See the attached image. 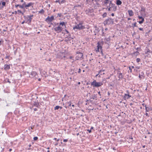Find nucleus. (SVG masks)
<instances>
[{
  "label": "nucleus",
  "mask_w": 152,
  "mask_h": 152,
  "mask_svg": "<svg viewBox=\"0 0 152 152\" xmlns=\"http://www.w3.org/2000/svg\"><path fill=\"white\" fill-rule=\"evenodd\" d=\"M118 74H119L118 77L119 78V80H120V79H122L123 78V77H124V76L121 73H118Z\"/></svg>",
  "instance_id": "5701e85b"
},
{
  "label": "nucleus",
  "mask_w": 152,
  "mask_h": 152,
  "mask_svg": "<svg viewBox=\"0 0 152 152\" xmlns=\"http://www.w3.org/2000/svg\"><path fill=\"white\" fill-rule=\"evenodd\" d=\"M6 80H7V82L9 83H11V82L9 81V80L8 79H6Z\"/></svg>",
  "instance_id": "13d9d810"
},
{
  "label": "nucleus",
  "mask_w": 152,
  "mask_h": 152,
  "mask_svg": "<svg viewBox=\"0 0 152 152\" xmlns=\"http://www.w3.org/2000/svg\"><path fill=\"white\" fill-rule=\"evenodd\" d=\"M109 0H104V1L103 2L104 3L103 4L104 5H106L107 4L109 3Z\"/></svg>",
  "instance_id": "b1692460"
},
{
  "label": "nucleus",
  "mask_w": 152,
  "mask_h": 152,
  "mask_svg": "<svg viewBox=\"0 0 152 152\" xmlns=\"http://www.w3.org/2000/svg\"><path fill=\"white\" fill-rule=\"evenodd\" d=\"M10 58V56H6L5 57V58H8L10 60V59L9 58Z\"/></svg>",
  "instance_id": "a18cd8bd"
},
{
  "label": "nucleus",
  "mask_w": 152,
  "mask_h": 152,
  "mask_svg": "<svg viewBox=\"0 0 152 152\" xmlns=\"http://www.w3.org/2000/svg\"><path fill=\"white\" fill-rule=\"evenodd\" d=\"M146 51L145 52V54H149V53H152V51H151L149 49H147V50H146Z\"/></svg>",
  "instance_id": "a878e982"
},
{
  "label": "nucleus",
  "mask_w": 152,
  "mask_h": 152,
  "mask_svg": "<svg viewBox=\"0 0 152 152\" xmlns=\"http://www.w3.org/2000/svg\"><path fill=\"white\" fill-rule=\"evenodd\" d=\"M145 115L146 116H149L148 114L147 113H146L145 114Z\"/></svg>",
  "instance_id": "e2e57ef3"
},
{
  "label": "nucleus",
  "mask_w": 152,
  "mask_h": 152,
  "mask_svg": "<svg viewBox=\"0 0 152 152\" xmlns=\"http://www.w3.org/2000/svg\"><path fill=\"white\" fill-rule=\"evenodd\" d=\"M87 131L89 132V133H91V129H88L87 130Z\"/></svg>",
  "instance_id": "603ef678"
},
{
  "label": "nucleus",
  "mask_w": 152,
  "mask_h": 152,
  "mask_svg": "<svg viewBox=\"0 0 152 152\" xmlns=\"http://www.w3.org/2000/svg\"><path fill=\"white\" fill-rule=\"evenodd\" d=\"M34 106H35L38 108H39L40 106L39 102H35L33 104Z\"/></svg>",
  "instance_id": "2eb2a0df"
},
{
  "label": "nucleus",
  "mask_w": 152,
  "mask_h": 152,
  "mask_svg": "<svg viewBox=\"0 0 152 152\" xmlns=\"http://www.w3.org/2000/svg\"><path fill=\"white\" fill-rule=\"evenodd\" d=\"M96 51L97 52H100V49L98 48H97V50H96Z\"/></svg>",
  "instance_id": "09e8293b"
},
{
  "label": "nucleus",
  "mask_w": 152,
  "mask_h": 152,
  "mask_svg": "<svg viewBox=\"0 0 152 152\" xmlns=\"http://www.w3.org/2000/svg\"><path fill=\"white\" fill-rule=\"evenodd\" d=\"M44 12V11L43 9H41L40 11L39 12V13L40 14H43Z\"/></svg>",
  "instance_id": "2f4dec72"
},
{
  "label": "nucleus",
  "mask_w": 152,
  "mask_h": 152,
  "mask_svg": "<svg viewBox=\"0 0 152 152\" xmlns=\"http://www.w3.org/2000/svg\"><path fill=\"white\" fill-rule=\"evenodd\" d=\"M111 15L112 16H114V14L113 13H112Z\"/></svg>",
  "instance_id": "0e129e2a"
},
{
  "label": "nucleus",
  "mask_w": 152,
  "mask_h": 152,
  "mask_svg": "<svg viewBox=\"0 0 152 152\" xmlns=\"http://www.w3.org/2000/svg\"><path fill=\"white\" fill-rule=\"evenodd\" d=\"M54 30L57 32V33H59L61 32L62 30V27H61L60 26H59L57 27H56L55 28H54Z\"/></svg>",
  "instance_id": "1a4fd4ad"
},
{
  "label": "nucleus",
  "mask_w": 152,
  "mask_h": 152,
  "mask_svg": "<svg viewBox=\"0 0 152 152\" xmlns=\"http://www.w3.org/2000/svg\"><path fill=\"white\" fill-rule=\"evenodd\" d=\"M34 4L32 2H30L28 3L27 4H26L25 5V7H29L33 5Z\"/></svg>",
  "instance_id": "412c9836"
},
{
  "label": "nucleus",
  "mask_w": 152,
  "mask_h": 152,
  "mask_svg": "<svg viewBox=\"0 0 152 152\" xmlns=\"http://www.w3.org/2000/svg\"><path fill=\"white\" fill-rule=\"evenodd\" d=\"M29 77L32 78L34 77L37 78L38 77V75L36 72L32 71L29 75Z\"/></svg>",
  "instance_id": "6e6552de"
},
{
  "label": "nucleus",
  "mask_w": 152,
  "mask_h": 152,
  "mask_svg": "<svg viewBox=\"0 0 152 152\" xmlns=\"http://www.w3.org/2000/svg\"><path fill=\"white\" fill-rule=\"evenodd\" d=\"M6 2H2V6H1V7H0L1 9H2L3 7L4 6H5L6 5Z\"/></svg>",
  "instance_id": "c85d7f7f"
},
{
  "label": "nucleus",
  "mask_w": 152,
  "mask_h": 152,
  "mask_svg": "<svg viewBox=\"0 0 152 152\" xmlns=\"http://www.w3.org/2000/svg\"><path fill=\"white\" fill-rule=\"evenodd\" d=\"M109 6H110V5H111L112 4H113V3H112V1H109Z\"/></svg>",
  "instance_id": "8fccbe9b"
},
{
  "label": "nucleus",
  "mask_w": 152,
  "mask_h": 152,
  "mask_svg": "<svg viewBox=\"0 0 152 152\" xmlns=\"http://www.w3.org/2000/svg\"><path fill=\"white\" fill-rule=\"evenodd\" d=\"M126 93L125 94H126L127 95H129V92L128 90H126Z\"/></svg>",
  "instance_id": "79ce46f5"
},
{
  "label": "nucleus",
  "mask_w": 152,
  "mask_h": 152,
  "mask_svg": "<svg viewBox=\"0 0 152 152\" xmlns=\"http://www.w3.org/2000/svg\"><path fill=\"white\" fill-rule=\"evenodd\" d=\"M114 19L111 18H108L105 20L103 23L104 26L107 25L113 24H114Z\"/></svg>",
  "instance_id": "f03ea898"
},
{
  "label": "nucleus",
  "mask_w": 152,
  "mask_h": 152,
  "mask_svg": "<svg viewBox=\"0 0 152 152\" xmlns=\"http://www.w3.org/2000/svg\"><path fill=\"white\" fill-rule=\"evenodd\" d=\"M71 102L70 101L69 102L66 103L65 106L64 107L65 108H66L67 107H68L69 106H70L71 105Z\"/></svg>",
  "instance_id": "dca6fc26"
},
{
  "label": "nucleus",
  "mask_w": 152,
  "mask_h": 152,
  "mask_svg": "<svg viewBox=\"0 0 152 152\" xmlns=\"http://www.w3.org/2000/svg\"><path fill=\"white\" fill-rule=\"evenodd\" d=\"M91 85L94 87L97 88L103 85V82H97L96 80H94L91 82Z\"/></svg>",
  "instance_id": "f257e3e1"
},
{
  "label": "nucleus",
  "mask_w": 152,
  "mask_h": 152,
  "mask_svg": "<svg viewBox=\"0 0 152 152\" xmlns=\"http://www.w3.org/2000/svg\"><path fill=\"white\" fill-rule=\"evenodd\" d=\"M111 8L110 7V6H108L107 7V9H108V11H110Z\"/></svg>",
  "instance_id": "e433bc0d"
},
{
  "label": "nucleus",
  "mask_w": 152,
  "mask_h": 152,
  "mask_svg": "<svg viewBox=\"0 0 152 152\" xmlns=\"http://www.w3.org/2000/svg\"><path fill=\"white\" fill-rule=\"evenodd\" d=\"M60 4H63L66 2V0H60Z\"/></svg>",
  "instance_id": "473e14b6"
},
{
  "label": "nucleus",
  "mask_w": 152,
  "mask_h": 152,
  "mask_svg": "<svg viewBox=\"0 0 152 152\" xmlns=\"http://www.w3.org/2000/svg\"><path fill=\"white\" fill-rule=\"evenodd\" d=\"M18 12H19L20 13H21L22 15L24 14V13H23L20 10H18Z\"/></svg>",
  "instance_id": "58836bf2"
},
{
  "label": "nucleus",
  "mask_w": 152,
  "mask_h": 152,
  "mask_svg": "<svg viewBox=\"0 0 152 152\" xmlns=\"http://www.w3.org/2000/svg\"><path fill=\"white\" fill-rule=\"evenodd\" d=\"M145 109L146 110V112H149L150 110H152V108L150 107H146V105H145Z\"/></svg>",
  "instance_id": "f3484780"
},
{
  "label": "nucleus",
  "mask_w": 152,
  "mask_h": 152,
  "mask_svg": "<svg viewBox=\"0 0 152 152\" xmlns=\"http://www.w3.org/2000/svg\"><path fill=\"white\" fill-rule=\"evenodd\" d=\"M139 78H140V79H141V78H142V75H139Z\"/></svg>",
  "instance_id": "69168bd1"
},
{
  "label": "nucleus",
  "mask_w": 152,
  "mask_h": 152,
  "mask_svg": "<svg viewBox=\"0 0 152 152\" xmlns=\"http://www.w3.org/2000/svg\"><path fill=\"white\" fill-rule=\"evenodd\" d=\"M23 4H22V5H23V6L24 7H25V5H26V2L25 1H24Z\"/></svg>",
  "instance_id": "6e6d98bb"
},
{
  "label": "nucleus",
  "mask_w": 152,
  "mask_h": 152,
  "mask_svg": "<svg viewBox=\"0 0 152 152\" xmlns=\"http://www.w3.org/2000/svg\"><path fill=\"white\" fill-rule=\"evenodd\" d=\"M128 12L130 16H131L133 15V13L132 10H128Z\"/></svg>",
  "instance_id": "4be33fe9"
},
{
  "label": "nucleus",
  "mask_w": 152,
  "mask_h": 152,
  "mask_svg": "<svg viewBox=\"0 0 152 152\" xmlns=\"http://www.w3.org/2000/svg\"><path fill=\"white\" fill-rule=\"evenodd\" d=\"M107 13L106 12H104L103 14L102 15V17L103 18H105L107 16Z\"/></svg>",
  "instance_id": "72a5a7b5"
},
{
  "label": "nucleus",
  "mask_w": 152,
  "mask_h": 152,
  "mask_svg": "<svg viewBox=\"0 0 152 152\" xmlns=\"http://www.w3.org/2000/svg\"><path fill=\"white\" fill-rule=\"evenodd\" d=\"M137 23L136 22H135L134 23H132V27L134 28L135 27H137V26L136 25Z\"/></svg>",
  "instance_id": "7c9ffc66"
},
{
  "label": "nucleus",
  "mask_w": 152,
  "mask_h": 152,
  "mask_svg": "<svg viewBox=\"0 0 152 152\" xmlns=\"http://www.w3.org/2000/svg\"><path fill=\"white\" fill-rule=\"evenodd\" d=\"M136 61L137 63H139L140 61V58H137L136 59Z\"/></svg>",
  "instance_id": "4c0bfd02"
},
{
  "label": "nucleus",
  "mask_w": 152,
  "mask_h": 152,
  "mask_svg": "<svg viewBox=\"0 0 152 152\" xmlns=\"http://www.w3.org/2000/svg\"><path fill=\"white\" fill-rule=\"evenodd\" d=\"M141 9L140 10V12L141 15L142 16L145 15V9L143 6H141Z\"/></svg>",
  "instance_id": "9d476101"
},
{
  "label": "nucleus",
  "mask_w": 152,
  "mask_h": 152,
  "mask_svg": "<svg viewBox=\"0 0 152 152\" xmlns=\"http://www.w3.org/2000/svg\"><path fill=\"white\" fill-rule=\"evenodd\" d=\"M104 40L106 41L107 42H109L110 40V39L109 38H105L104 39Z\"/></svg>",
  "instance_id": "c9c22d12"
},
{
  "label": "nucleus",
  "mask_w": 152,
  "mask_h": 152,
  "mask_svg": "<svg viewBox=\"0 0 152 152\" xmlns=\"http://www.w3.org/2000/svg\"><path fill=\"white\" fill-rule=\"evenodd\" d=\"M33 17V15H28L27 17L24 16V19L26 20V23H27L29 25L30 24L32 19V18Z\"/></svg>",
  "instance_id": "20e7f679"
},
{
  "label": "nucleus",
  "mask_w": 152,
  "mask_h": 152,
  "mask_svg": "<svg viewBox=\"0 0 152 152\" xmlns=\"http://www.w3.org/2000/svg\"><path fill=\"white\" fill-rule=\"evenodd\" d=\"M65 40H64L65 42H67L70 41L71 39H73V38H72L71 35L70 34H69L68 36H67L65 38Z\"/></svg>",
  "instance_id": "f8f14e48"
},
{
  "label": "nucleus",
  "mask_w": 152,
  "mask_h": 152,
  "mask_svg": "<svg viewBox=\"0 0 152 152\" xmlns=\"http://www.w3.org/2000/svg\"><path fill=\"white\" fill-rule=\"evenodd\" d=\"M103 44V42L102 41L100 42H99L97 43V47L98 48L100 49V50L101 53L103 55V53L102 52V45Z\"/></svg>",
  "instance_id": "39448f33"
},
{
  "label": "nucleus",
  "mask_w": 152,
  "mask_h": 152,
  "mask_svg": "<svg viewBox=\"0 0 152 152\" xmlns=\"http://www.w3.org/2000/svg\"><path fill=\"white\" fill-rule=\"evenodd\" d=\"M15 7H19L20 8H22L23 9H24V7L23 6V5H20V4H17L15 5Z\"/></svg>",
  "instance_id": "bb28decb"
},
{
  "label": "nucleus",
  "mask_w": 152,
  "mask_h": 152,
  "mask_svg": "<svg viewBox=\"0 0 152 152\" xmlns=\"http://www.w3.org/2000/svg\"><path fill=\"white\" fill-rule=\"evenodd\" d=\"M95 29L94 31V32L95 33V35H96V33H98L99 32V28L97 27L96 26H95Z\"/></svg>",
  "instance_id": "a211bd4d"
},
{
  "label": "nucleus",
  "mask_w": 152,
  "mask_h": 152,
  "mask_svg": "<svg viewBox=\"0 0 152 152\" xmlns=\"http://www.w3.org/2000/svg\"><path fill=\"white\" fill-rule=\"evenodd\" d=\"M122 2L120 0H117L116 2V4L118 5H121L122 4Z\"/></svg>",
  "instance_id": "393cba45"
},
{
  "label": "nucleus",
  "mask_w": 152,
  "mask_h": 152,
  "mask_svg": "<svg viewBox=\"0 0 152 152\" xmlns=\"http://www.w3.org/2000/svg\"><path fill=\"white\" fill-rule=\"evenodd\" d=\"M139 54V53L137 51L134 52L133 54L134 55V56H137Z\"/></svg>",
  "instance_id": "c756f323"
},
{
  "label": "nucleus",
  "mask_w": 152,
  "mask_h": 152,
  "mask_svg": "<svg viewBox=\"0 0 152 152\" xmlns=\"http://www.w3.org/2000/svg\"><path fill=\"white\" fill-rule=\"evenodd\" d=\"M81 71V69H80L79 68L78 69V73H80Z\"/></svg>",
  "instance_id": "5fc2aeb1"
},
{
  "label": "nucleus",
  "mask_w": 152,
  "mask_h": 152,
  "mask_svg": "<svg viewBox=\"0 0 152 152\" xmlns=\"http://www.w3.org/2000/svg\"><path fill=\"white\" fill-rule=\"evenodd\" d=\"M54 140H56V141H59V139H57V138H54Z\"/></svg>",
  "instance_id": "052dcab7"
},
{
  "label": "nucleus",
  "mask_w": 152,
  "mask_h": 152,
  "mask_svg": "<svg viewBox=\"0 0 152 152\" xmlns=\"http://www.w3.org/2000/svg\"><path fill=\"white\" fill-rule=\"evenodd\" d=\"M75 61L76 60H80L83 59V54L78 51L76 52V57H75Z\"/></svg>",
  "instance_id": "7ed1b4c3"
},
{
  "label": "nucleus",
  "mask_w": 152,
  "mask_h": 152,
  "mask_svg": "<svg viewBox=\"0 0 152 152\" xmlns=\"http://www.w3.org/2000/svg\"><path fill=\"white\" fill-rule=\"evenodd\" d=\"M138 17L140 19H141V20L138 21L139 24H141L144 21V18H143L142 16H140L139 15L138 16Z\"/></svg>",
  "instance_id": "ddd939ff"
},
{
  "label": "nucleus",
  "mask_w": 152,
  "mask_h": 152,
  "mask_svg": "<svg viewBox=\"0 0 152 152\" xmlns=\"http://www.w3.org/2000/svg\"><path fill=\"white\" fill-rule=\"evenodd\" d=\"M57 15H58V16L60 17H61L62 15V13H58Z\"/></svg>",
  "instance_id": "ea45409f"
},
{
  "label": "nucleus",
  "mask_w": 152,
  "mask_h": 152,
  "mask_svg": "<svg viewBox=\"0 0 152 152\" xmlns=\"http://www.w3.org/2000/svg\"><path fill=\"white\" fill-rule=\"evenodd\" d=\"M142 105L143 106V107H145V105H146V104H145L144 103H142Z\"/></svg>",
  "instance_id": "774afa93"
},
{
  "label": "nucleus",
  "mask_w": 152,
  "mask_h": 152,
  "mask_svg": "<svg viewBox=\"0 0 152 152\" xmlns=\"http://www.w3.org/2000/svg\"><path fill=\"white\" fill-rule=\"evenodd\" d=\"M38 139V138L37 137H34V140H37Z\"/></svg>",
  "instance_id": "a19ab883"
},
{
  "label": "nucleus",
  "mask_w": 152,
  "mask_h": 152,
  "mask_svg": "<svg viewBox=\"0 0 152 152\" xmlns=\"http://www.w3.org/2000/svg\"><path fill=\"white\" fill-rule=\"evenodd\" d=\"M85 27L84 26L82 25V24L81 23H79V24L73 27V29L75 30V29H79L80 30L82 29H84Z\"/></svg>",
  "instance_id": "423d86ee"
},
{
  "label": "nucleus",
  "mask_w": 152,
  "mask_h": 152,
  "mask_svg": "<svg viewBox=\"0 0 152 152\" xmlns=\"http://www.w3.org/2000/svg\"><path fill=\"white\" fill-rule=\"evenodd\" d=\"M4 69L5 70H7L9 69H10V65L7 64H5L4 66Z\"/></svg>",
  "instance_id": "aec40b11"
},
{
  "label": "nucleus",
  "mask_w": 152,
  "mask_h": 152,
  "mask_svg": "<svg viewBox=\"0 0 152 152\" xmlns=\"http://www.w3.org/2000/svg\"><path fill=\"white\" fill-rule=\"evenodd\" d=\"M34 111H36L37 110V109L36 108H35L34 109Z\"/></svg>",
  "instance_id": "680f3d73"
},
{
  "label": "nucleus",
  "mask_w": 152,
  "mask_h": 152,
  "mask_svg": "<svg viewBox=\"0 0 152 152\" xmlns=\"http://www.w3.org/2000/svg\"><path fill=\"white\" fill-rule=\"evenodd\" d=\"M100 74V73H99V72H98V73L96 75V77L97 76H98V77H101V76H100V75H99V74Z\"/></svg>",
  "instance_id": "37998d69"
},
{
  "label": "nucleus",
  "mask_w": 152,
  "mask_h": 152,
  "mask_svg": "<svg viewBox=\"0 0 152 152\" xmlns=\"http://www.w3.org/2000/svg\"><path fill=\"white\" fill-rule=\"evenodd\" d=\"M97 95L96 94H94L93 95H92L90 96V99L89 100H87V101H90L91 102H93L94 101V100L95 99L96 100L97 98Z\"/></svg>",
  "instance_id": "0eeeda50"
},
{
  "label": "nucleus",
  "mask_w": 152,
  "mask_h": 152,
  "mask_svg": "<svg viewBox=\"0 0 152 152\" xmlns=\"http://www.w3.org/2000/svg\"><path fill=\"white\" fill-rule=\"evenodd\" d=\"M131 97V96L130 95H127L126 94H125L124 96V98L125 100L129 99L130 97Z\"/></svg>",
  "instance_id": "6ab92c4d"
},
{
  "label": "nucleus",
  "mask_w": 152,
  "mask_h": 152,
  "mask_svg": "<svg viewBox=\"0 0 152 152\" xmlns=\"http://www.w3.org/2000/svg\"><path fill=\"white\" fill-rule=\"evenodd\" d=\"M60 0H56V1H55V2L56 3H58L59 4H60Z\"/></svg>",
  "instance_id": "3c124183"
},
{
  "label": "nucleus",
  "mask_w": 152,
  "mask_h": 152,
  "mask_svg": "<svg viewBox=\"0 0 152 152\" xmlns=\"http://www.w3.org/2000/svg\"><path fill=\"white\" fill-rule=\"evenodd\" d=\"M100 75H104L105 74L104 73H102V72H101L100 73Z\"/></svg>",
  "instance_id": "338daca9"
},
{
  "label": "nucleus",
  "mask_w": 152,
  "mask_h": 152,
  "mask_svg": "<svg viewBox=\"0 0 152 152\" xmlns=\"http://www.w3.org/2000/svg\"><path fill=\"white\" fill-rule=\"evenodd\" d=\"M139 29L141 31H143V28H139Z\"/></svg>",
  "instance_id": "4d7b16f0"
},
{
  "label": "nucleus",
  "mask_w": 152,
  "mask_h": 152,
  "mask_svg": "<svg viewBox=\"0 0 152 152\" xmlns=\"http://www.w3.org/2000/svg\"><path fill=\"white\" fill-rule=\"evenodd\" d=\"M17 12L16 11H15L14 12H12V14H17Z\"/></svg>",
  "instance_id": "864d4df0"
},
{
  "label": "nucleus",
  "mask_w": 152,
  "mask_h": 152,
  "mask_svg": "<svg viewBox=\"0 0 152 152\" xmlns=\"http://www.w3.org/2000/svg\"><path fill=\"white\" fill-rule=\"evenodd\" d=\"M54 17L53 16H51V17L48 16L45 19V21L47 22H51L54 20Z\"/></svg>",
  "instance_id": "9b49d317"
},
{
  "label": "nucleus",
  "mask_w": 152,
  "mask_h": 152,
  "mask_svg": "<svg viewBox=\"0 0 152 152\" xmlns=\"http://www.w3.org/2000/svg\"><path fill=\"white\" fill-rule=\"evenodd\" d=\"M129 70L130 71V72H132V69L131 68L130 66L129 67Z\"/></svg>",
  "instance_id": "49530a36"
},
{
  "label": "nucleus",
  "mask_w": 152,
  "mask_h": 152,
  "mask_svg": "<svg viewBox=\"0 0 152 152\" xmlns=\"http://www.w3.org/2000/svg\"><path fill=\"white\" fill-rule=\"evenodd\" d=\"M61 25L62 26H64L65 27H66V25L65 24V23L63 21L60 22L59 23V26H60Z\"/></svg>",
  "instance_id": "cd10ccee"
},
{
  "label": "nucleus",
  "mask_w": 152,
  "mask_h": 152,
  "mask_svg": "<svg viewBox=\"0 0 152 152\" xmlns=\"http://www.w3.org/2000/svg\"><path fill=\"white\" fill-rule=\"evenodd\" d=\"M68 141V139H64L63 140V141L64 142H66Z\"/></svg>",
  "instance_id": "bf43d9fd"
},
{
  "label": "nucleus",
  "mask_w": 152,
  "mask_h": 152,
  "mask_svg": "<svg viewBox=\"0 0 152 152\" xmlns=\"http://www.w3.org/2000/svg\"><path fill=\"white\" fill-rule=\"evenodd\" d=\"M104 71H105L104 69H103V70L102 69V70H100L99 71V73H100L101 72H104Z\"/></svg>",
  "instance_id": "c03bdc74"
},
{
  "label": "nucleus",
  "mask_w": 152,
  "mask_h": 152,
  "mask_svg": "<svg viewBox=\"0 0 152 152\" xmlns=\"http://www.w3.org/2000/svg\"><path fill=\"white\" fill-rule=\"evenodd\" d=\"M59 108V106L57 105L55 107H54V110H58Z\"/></svg>",
  "instance_id": "f704fd0d"
},
{
  "label": "nucleus",
  "mask_w": 152,
  "mask_h": 152,
  "mask_svg": "<svg viewBox=\"0 0 152 152\" xmlns=\"http://www.w3.org/2000/svg\"><path fill=\"white\" fill-rule=\"evenodd\" d=\"M110 7L111 8H113V10L114 11H115L117 9V7L114 4H112L110 5Z\"/></svg>",
  "instance_id": "4468645a"
},
{
  "label": "nucleus",
  "mask_w": 152,
  "mask_h": 152,
  "mask_svg": "<svg viewBox=\"0 0 152 152\" xmlns=\"http://www.w3.org/2000/svg\"><path fill=\"white\" fill-rule=\"evenodd\" d=\"M65 31L66 32V33L68 34L69 35V34H70L69 32L67 30L65 29Z\"/></svg>",
  "instance_id": "de8ad7c7"
}]
</instances>
